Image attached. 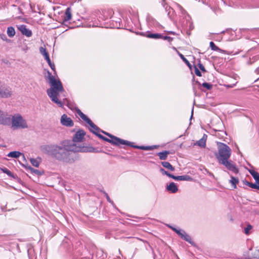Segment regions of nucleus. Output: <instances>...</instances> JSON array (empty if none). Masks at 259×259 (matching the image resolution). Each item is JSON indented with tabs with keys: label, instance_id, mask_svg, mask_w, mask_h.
<instances>
[{
	"label": "nucleus",
	"instance_id": "37998d69",
	"mask_svg": "<svg viewBox=\"0 0 259 259\" xmlns=\"http://www.w3.org/2000/svg\"><path fill=\"white\" fill-rule=\"evenodd\" d=\"M120 19H118V21H115V22H116V25H115V27H116L117 28H119L120 27Z\"/></svg>",
	"mask_w": 259,
	"mask_h": 259
},
{
	"label": "nucleus",
	"instance_id": "f3484780",
	"mask_svg": "<svg viewBox=\"0 0 259 259\" xmlns=\"http://www.w3.org/2000/svg\"><path fill=\"white\" fill-rule=\"evenodd\" d=\"M21 155H22L23 158H25L24 155L22 153H21L20 152H19V151H16L10 152V153H9L8 154L7 156H8L9 157L16 158H18Z\"/></svg>",
	"mask_w": 259,
	"mask_h": 259
},
{
	"label": "nucleus",
	"instance_id": "4468645a",
	"mask_svg": "<svg viewBox=\"0 0 259 259\" xmlns=\"http://www.w3.org/2000/svg\"><path fill=\"white\" fill-rule=\"evenodd\" d=\"M168 191L172 193H176L178 191V188L176 184L174 182H171L169 185L166 187Z\"/></svg>",
	"mask_w": 259,
	"mask_h": 259
},
{
	"label": "nucleus",
	"instance_id": "bb28decb",
	"mask_svg": "<svg viewBox=\"0 0 259 259\" xmlns=\"http://www.w3.org/2000/svg\"><path fill=\"white\" fill-rule=\"evenodd\" d=\"M147 37L154 39H159L162 37V35L158 33H150L147 35Z\"/></svg>",
	"mask_w": 259,
	"mask_h": 259
},
{
	"label": "nucleus",
	"instance_id": "a19ab883",
	"mask_svg": "<svg viewBox=\"0 0 259 259\" xmlns=\"http://www.w3.org/2000/svg\"><path fill=\"white\" fill-rule=\"evenodd\" d=\"M195 73L198 76H201L202 75L201 73L200 72L199 70L196 67H195Z\"/></svg>",
	"mask_w": 259,
	"mask_h": 259
},
{
	"label": "nucleus",
	"instance_id": "09e8293b",
	"mask_svg": "<svg viewBox=\"0 0 259 259\" xmlns=\"http://www.w3.org/2000/svg\"><path fill=\"white\" fill-rule=\"evenodd\" d=\"M255 181L256 184L257 185V187H258V190H259V178Z\"/></svg>",
	"mask_w": 259,
	"mask_h": 259
},
{
	"label": "nucleus",
	"instance_id": "20e7f679",
	"mask_svg": "<svg viewBox=\"0 0 259 259\" xmlns=\"http://www.w3.org/2000/svg\"><path fill=\"white\" fill-rule=\"evenodd\" d=\"M218 153L215 156L219 163L230 159L232 151L231 148L226 144L223 143H218Z\"/></svg>",
	"mask_w": 259,
	"mask_h": 259
},
{
	"label": "nucleus",
	"instance_id": "c85d7f7f",
	"mask_svg": "<svg viewBox=\"0 0 259 259\" xmlns=\"http://www.w3.org/2000/svg\"><path fill=\"white\" fill-rule=\"evenodd\" d=\"M1 170L5 174H6L8 176L10 177L14 178V175L7 168H1Z\"/></svg>",
	"mask_w": 259,
	"mask_h": 259
},
{
	"label": "nucleus",
	"instance_id": "79ce46f5",
	"mask_svg": "<svg viewBox=\"0 0 259 259\" xmlns=\"http://www.w3.org/2000/svg\"><path fill=\"white\" fill-rule=\"evenodd\" d=\"M198 67L199 68V69L202 71H205V68L203 66V65L201 64V63H199L198 64Z\"/></svg>",
	"mask_w": 259,
	"mask_h": 259
},
{
	"label": "nucleus",
	"instance_id": "3c124183",
	"mask_svg": "<svg viewBox=\"0 0 259 259\" xmlns=\"http://www.w3.org/2000/svg\"><path fill=\"white\" fill-rule=\"evenodd\" d=\"M255 72H256V73H257V74H258V73H259V67H258L257 68H256V70H255Z\"/></svg>",
	"mask_w": 259,
	"mask_h": 259
},
{
	"label": "nucleus",
	"instance_id": "2f4dec72",
	"mask_svg": "<svg viewBox=\"0 0 259 259\" xmlns=\"http://www.w3.org/2000/svg\"><path fill=\"white\" fill-rule=\"evenodd\" d=\"M249 172L255 180L259 178V173L254 170H249Z\"/></svg>",
	"mask_w": 259,
	"mask_h": 259
},
{
	"label": "nucleus",
	"instance_id": "72a5a7b5",
	"mask_svg": "<svg viewBox=\"0 0 259 259\" xmlns=\"http://www.w3.org/2000/svg\"><path fill=\"white\" fill-rule=\"evenodd\" d=\"M46 61H47L49 65L50 66V67L51 68V69L53 70H55V65L54 64L52 63L51 61V60H50V58L49 57V56L47 57H46L45 58Z\"/></svg>",
	"mask_w": 259,
	"mask_h": 259
},
{
	"label": "nucleus",
	"instance_id": "a878e982",
	"mask_svg": "<svg viewBox=\"0 0 259 259\" xmlns=\"http://www.w3.org/2000/svg\"><path fill=\"white\" fill-rule=\"evenodd\" d=\"M25 167L26 169L29 170L32 174H34L38 176L41 175V172L39 170L34 169L30 166H25Z\"/></svg>",
	"mask_w": 259,
	"mask_h": 259
},
{
	"label": "nucleus",
	"instance_id": "0eeeda50",
	"mask_svg": "<svg viewBox=\"0 0 259 259\" xmlns=\"http://www.w3.org/2000/svg\"><path fill=\"white\" fill-rule=\"evenodd\" d=\"M223 165L225 167L229 170L232 171L234 174H237L239 172V169L233 162V161L230 160V159L222 161L219 163Z\"/></svg>",
	"mask_w": 259,
	"mask_h": 259
},
{
	"label": "nucleus",
	"instance_id": "a18cd8bd",
	"mask_svg": "<svg viewBox=\"0 0 259 259\" xmlns=\"http://www.w3.org/2000/svg\"><path fill=\"white\" fill-rule=\"evenodd\" d=\"M100 132H102L103 133H104V134H105L106 135L108 136V137H109L110 138H112V137L113 136V135L108 133H106V132H105L103 131H101Z\"/></svg>",
	"mask_w": 259,
	"mask_h": 259
},
{
	"label": "nucleus",
	"instance_id": "7c9ffc66",
	"mask_svg": "<svg viewBox=\"0 0 259 259\" xmlns=\"http://www.w3.org/2000/svg\"><path fill=\"white\" fill-rule=\"evenodd\" d=\"M30 161L33 166L38 167L40 163L36 159L31 158L30 159Z\"/></svg>",
	"mask_w": 259,
	"mask_h": 259
},
{
	"label": "nucleus",
	"instance_id": "2eb2a0df",
	"mask_svg": "<svg viewBox=\"0 0 259 259\" xmlns=\"http://www.w3.org/2000/svg\"><path fill=\"white\" fill-rule=\"evenodd\" d=\"M181 238L183 240H185L186 241L189 242L191 245H194L195 244L191 236L189 235H188L185 231L184 232V233H183V235Z\"/></svg>",
	"mask_w": 259,
	"mask_h": 259
},
{
	"label": "nucleus",
	"instance_id": "f704fd0d",
	"mask_svg": "<svg viewBox=\"0 0 259 259\" xmlns=\"http://www.w3.org/2000/svg\"><path fill=\"white\" fill-rule=\"evenodd\" d=\"M39 51L41 55L44 56L45 58L49 56L45 48L43 47H40L39 49Z\"/></svg>",
	"mask_w": 259,
	"mask_h": 259
},
{
	"label": "nucleus",
	"instance_id": "4c0bfd02",
	"mask_svg": "<svg viewBox=\"0 0 259 259\" xmlns=\"http://www.w3.org/2000/svg\"><path fill=\"white\" fill-rule=\"evenodd\" d=\"M202 85L206 88L207 90H210L212 88V85L210 83H207V82H204L202 83Z\"/></svg>",
	"mask_w": 259,
	"mask_h": 259
},
{
	"label": "nucleus",
	"instance_id": "49530a36",
	"mask_svg": "<svg viewBox=\"0 0 259 259\" xmlns=\"http://www.w3.org/2000/svg\"><path fill=\"white\" fill-rule=\"evenodd\" d=\"M100 132H102L103 133H104V134H105L106 135L108 136V137H109L110 138H112V137L113 136V135L108 133H106V132H105L103 131H101Z\"/></svg>",
	"mask_w": 259,
	"mask_h": 259
},
{
	"label": "nucleus",
	"instance_id": "f03ea898",
	"mask_svg": "<svg viewBox=\"0 0 259 259\" xmlns=\"http://www.w3.org/2000/svg\"><path fill=\"white\" fill-rule=\"evenodd\" d=\"M0 124L4 125H11L14 130L25 129L28 127L26 120L19 113L13 115L7 112L0 110Z\"/></svg>",
	"mask_w": 259,
	"mask_h": 259
},
{
	"label": "nucleus",
	"instance_id": "393cba45",
	"mask_svg": "<svg viewBox=\"0 0 259 259\" xmlns=\"http://www.w3.org/2000/svg\"><path fill=\"white\" fill-rule=\"evenodd\" d=\"M7 33L8 35L10 37H13L16 33L15 29L12 26L8 27Z\"/></svg>",
	"mask_w": 259,
	"mask_h": 259
},
{
	"label": "nucleus",
	"instance_id": "c756f323",
	"mask_svg": "<svg viewBox=\"0 0 259 259\" xmlns=\"http://www.w3.org/2000/svg\"><path fill=\"white\" fill-rule=\"evenodd\" d=\"M244 184L246 185V186H248L251 188L253 189H256L258 190V187H257V185L256 184H253L252 183H250L247 181H244Z\"/></svg>",
	"mask_w": 259,
	"mask_h": 259
},
{
	"label": "nucleus",
	"instance_id": "423d86ee",
	"mask_svg": "<svg viewBox=\"0 0 259 259\" xmlns=\"http://www.w3.org/2000/svg\"><path fill=\"white\" fill-rule=\"evenodd\" d=\"M98 137L114 145L119 146V145L121 144L126 145L133 147L134 146V145H132V143L130 142L121 139L114 136L112 137L111 139H108L102 135H98Z\"/></svg>",
	"mask_w": 259,
	"mask_h": 259
},
{
	"label": "nucleus",
	"instance_id": "ddd939ff",
	"mask_svg": "<svg viewBox=\"0 0 259 259\" xmlns=\"http://www.w3.org/2000/svg\"><path fill=\"white\" fill-rule=\"evenodd\" d=\"M102 13V16H99V18L102 19V20H106L109 18H111L114 14V12L111 9L105 10L103 11Z\"/></svg>",
	"mask_w": 259,
	"mask_h": 259
},
{
	"label": "nucleus",
	"instance_id": "864d4df0",
	"mask_svg": "<svg viewBox=\"0 0 259 259\" xmlns=\"http://www.w3.org/2000/svg\"><path fill=\"white\" fill-rule=\"evenodd\" d=\"M28 49V48L26 47V48H24V49H23L24 50H27Z\"/></svg>",
	"mask_w": 259,
	"mask_h": 259
},
{
	"label": "nucleus",
	"instance_id": "8fccbe9b",
	"mask_svg": "<svg viewBox=\"0 0 259 259\" xmlns=\"http://www.w3.org/2000/svg\"><path fill=\"white\" fill-rule=\"evenodd\" d=\"M180 56H181V57L183 60H185L186 62H187L189 63L188 61H187V60L185 58V57H184V56H183V55L181 54V55H180Z\"/></svg>",
	"mask_w": 259,
	"mask_h": 259
},
{
	"label": "nucleus",
	"instance_id": "7ed1b4c3",
	"mask_svg": "<svg viewBox=\"0 0 259 259\" xmlns=\"http://www.w3.org/2000/svg\"><path fill=\"white\" fill-rule=\"evenodd\" d=\"M47 77L51 86V88L47 91L48 96L59 107H63V102L59 99L60 94L64 92L61 82L59 79H56L55 76L49 71H48Z\"/></svg>",
	"mask_w": 259,
	"mask_h": 259
},
{
	"label": "nucleus",
	"instance_id": "5701e85b",
	"mask_svg": "<svg viewBox=\"0 0 259 259\" xmlns=\"http://www.w3.org/2000/svg\"><path fill=\"white\" fill-rule=\"evenodd\" d=\"M192 180V178L188 176V175H183V176H178L177 181H191Z\"/></svg>",
	"mask_w": 259,
	"mask_h": 259
},
{
	"label": "nucleus",
	"instance_id": "de8ad7c7",
	"mask_svg": "<svg viewBox=\"0 0 259 259\" xmlns=\"http://www.w3.org/2000/svg\"><path fill=\"white\" fill-rule=\"evenodd\" d=\"M106 198L109 202L111 203L112 204H113V202L110 199V197L107 194H106Z\"/></svg>",
	"mask_w": 259,
	"mask_h": 259
},
{
	"label": "nucleus",
	"instance_id": "6e6d98bb",
	"mask_svg": "<svg viewBox=\"0 0 259 259\" xmlns=\"http://www.w3.org/2000/svg\"><path fill=\"white\" fill-rule=\"evenodd\" d=\"M196 83H198V84H199V85L200 84V83H199L198 81H196Z\"/></svg>",
	"mask_w": 259,
	"mask_h": 259
},
{
	"label": "nucleus",
	"instance_id": "c03bdc74",
	"mask_svg": "<svg viewBox=\"0 0 259 259\" xmlns=\"http://www.w3.org/2000/svg\"><path fill=\"white\" fill-rule=\"evenodd\" d=\"M168 177L170 178H172V179H174L175 180H177L178 176H175L174 175L169 173L168 175Z\"/></svg>",
	"mask_w": 259,
	"mask_h": 259
},
{
	"label": "nucleus",
	"instance_id": "e433bc0d",
	"mask_svg": "<svg viewBox=\"0 0 259 259\" xmlns=\"http://www.w3.org/2000/svg\"><path fill=\"white\" fill-rule=\"evenodd\" d=\"M0 37L2 39H3L4 41H6L7 42H10L11 40L9 39H8L6 35L4 34H2L0 35Z\"/></svg>",
	"mask_w": 259,
	"mask_h": 259
},
{
	"label": "nucleus",
	"instance_id": "a211bd4d",
	"mask_svg": "<svg viewBox=\"0 0 259 259\" xmlns=\"http://www.w3.org/2000/svg\"><path fill=\"white\" fill-rule=\"evenodd\" d=\"M166 226L175 232L180 237H181L183 233H184L185 231L184 230L177 229L169 224L166 225Z\"/></svg>",
	"mask_w": 259,
	"mask_h": 259
},
{
	"label": "nucleus",
	"instance_id": "412c9836",
	"mask_svg": "<svg viewBox=\"0 0 259 259\" xmlns=\"http://www.w3.org/2000/svg\"><path fill=\"white\" fill-rule=\"evenodd\" d=\"M170 153L169 151H164L163 152H159L157 155L159 157L160 160H165L168 155Z\"/></svg>",
	"mask_w": 259,
	"mask_h": 259
},
{
	"label": "nucleus",
	"instance_id": "f8f14e48",
	"mask_svg": "<svg viewBox=\"0 0 259 259\" xmlns=\"http://www.w3.org/2000/svg\"><path fill=\"white\" fill-rule=\"evenodd\" d=\"M18 28L23 35H24L27 37H30L32 36V33L31 31L27 28L26 25H19L18 26Z\"/></svg>",
	"mask_w": 259,
	"mask_h": 259
},
{
	"label": "nucleus",
	"instance_id": "f257e3e1",
	"mask_svg": "<svg viewBox=\"0 0 259 259\" xmlns=\"http://www.w3.org/2000/svg\"><path fill=\"white\" fill-rule=\"evenodd\" d=\"M40 150L58 160L67 163H72L77 160L76 152L80 151L81 147L75 144L66 145L65 142L60 146L42 145L40 147Z\"/></svg>",
	"mask_w": 259,
	"mask_h": 259
},
{
	"label": "nucleus",
	"instance_id": "cd10ccee",
	"mask_svg": "<svg viewBox=\"0 0 259 259\" xmlns=\"http://www.w3.org/2000/svg\"><path fill=\"white\" fill-rule=\"evenodd\" d=\"M209 46H210L211 49L213 51H219V52H223V51L222 50H221V49L218 48L217 46H216L213 41L210 42Z\"/></svg>",
	"mask_w": 259,
	"mask_h": 259
},
{
	"label": "nucleus",
	"instance_id": "9b49d317",
	"mask_svg": "<svg viewBox=\"0 0 259 259\" xmlns=\"http://www.w3.org/2000/svg\"><path fill=\"white\" fill-rule=\"evenodd\" d=\"M176 6L181 13L180 17H182L183 19H185L187 21H189L190 20V17L185 10H184L180 5L177 3L176 4Z\"/></svg>",
	"mask_w": 259,
	"mask_h": 259
},
{
	"label": "nucleus",
	"instance_id": "39448f33",
	"mask_svg": "<svg viewBox=\"0 0 259 259\" xmlns=\"http://www.w3.org/2000/svg\"><path fill=\"white\" fill-rule=\"evenodd\" d=\"M78 115L80 117L90 125V130L98 137V135H101L99 133L100 132V129L95 125L92 121L83 114L80 110L77 111Z\"/></svg>",
	"mask_w": 259,
	"mask_h": 259
},
{
	"label": "nucleus",
	"instance_id": "dca6fc26",
	"mask_svg": "<svg viewBox=\"0 0 259 259\" xmlns=\"http://www.w3.org/2000/svg\"><path fill=\"white\" fill-rule=\"evenodd\" d=\"M133 147L137 148V149L144 150H153V149L156 148L157 147H158V146H157V145L149 146H133Z\"/></svg>",
	"mask_w": 259,
	"mask_h": 259
},
{
	"label": "nucleus",
	"instance_id": "6e6552de",
	"mask_svg": "<svg viewBox=\"0 0 259 259\" xmlns=\"http://www.w3.org/2000/svg\"><path fill=\"white\" fill-rule=\"evenodd\" d=\"M12 94L11 88L1 83L0 98H9L11 96Z\"/></svg>",
	"mask_w": 259,
	"mask_h": 259
},
{
	"label": "nucleus",
	"instance_id": "603ef678",
	"mask_svg": "<svg viewBox=\"0 0 259 259\" xmlns=\"http://www.w3.org/2000/svg\"><path fill=\"white\" fill-rule=\"evenodd\" d=\"M193 108L192 109V111H191V117H190V119H192V118L193 117Z\"/></svg>",
	"mask_w": 259,
	"mask_h": 259
},
{
	"label": "nucleus",
	"instance_id": "9d476101",
	"mask_svg": "<svg viewBox=\"0 0 259 259\" xmlns=\"http://www.w3.org/2000/svg\"><path fill=\"white\" fill-rule=\"evenodd\" d=\"M60 122L63 125L66 126L71 127L73 125V122L72 119L65 114L62 115Z\"/></svg>",
	"mask_w": 259,
	"mask_h": 259
},
{
	"label": "nucleus",
	"instance_id": "b1692460",
	"mask_svg": "<svg viewBox=\"0 0 259 259\" xmlns=\"http://www.w3.org/2000/svg\"><path fill=\"white\" fill-rule=\"evenodd\" d=\"M229 182L231 184L233 188L236 189L237 187L236 185L239 183V180L237 178L231 176V180L229 181Z\"/></svg>",
	"mask_w": 259,
	"mask_h": 259
},
{
	"label": "nucleus",
	"instance_id": "1a4fd4ad",
	"mask_svg": "<svg viewBox=\"0 0 259 259\" xmlns=\"http://www.w3.org/2000/svg\"><path fill=\"white\" fill-rule=\"evenodd\" d=\"M84 135H85V132L83 130H79L75 133V135L74 136V137L73 138V143H71V144H75L77 146H79V147H81V150L79 151L78 152L81 151L82 147L81 146L77 145V144H75L74 143L80 142L82 141ZM66 144L69 145L66 142ZM69 145H71V144H70Z\"/></svg>",
	"mask_w": 259,
	"mask_h": 259
},
{
	"label": "nucleus",
	"instance_id": "473e14b6",
	"mask_svg": "<svg viewBox=\"0 0 259 259\" xmlns=\"http://www.w3.org/2000/svg\"><path fill=\"white\" fill-rule=\"evenodd\" d=\"M249 172L255 180L259 178V173L254 170H249Z\"/></svg>",
	"mask_w": 259,
	"mask_h": 259
},
{
	"label": "nucleus",
	"instance_id": "c9c22d12",
	"mask_svg": "<svg viewBox=\"0 0 259 259\" xmlns=\"http://www.w3.org/2000/svg\"><path fill=\"white\" fill-rule=\"evenodd\" d=\"M252 226L250 225H248L246 228H244V233L246 234H248L250 230L252 229Z\"/></svg>",
	"mask_w": 259,
	"mask_h": 259
},
{
	"label": "nucleus",
	"instance_id": "6ab92c4d",
	"mask_svg": "<svg viewBox=\"0 0 259 259\" xmlns=\"http://www.w3.org/2000/svg\"><path fill=\"white\" fill-rule=\"evenodd\" d=\"M72 15L71 12V9L67 8L65 11V16L64 17V21H68L71 19Z\"/></svg>",
	"mask_w": 259,
	"mask_h": 259
},
{
	"label": "nucleus",
	"instance_id": "4be33fe9",
	"mask_svg": "<svg viewBox=\"0 0 259 259\" xmlns=\"http://www.w3.org/2000/svg\"><path fill=\"white\" fill-rule=\"evenodd\" d=\"M162 165L165 168L170 170L172 171L175 170V167L168 162L163 161L161 162Z\"/></svg>",
	"mask_w": 259,
	"mask_h": 259
},
{
	"label": "nucleus",
	"instance_id": "aec40b11",
	"mask_svg": "<svg viewBox=\"0 0 259 259\" xmlns=\"http://www.w3.org/2000/svg\"><path fill=\"white\" fill-rule=\"evenodd\" d=\"M206 138L207 136L206 135H204L202 138L197 141V144L200 147H205L206 146Z\"/></svg>",
	"mask_w": 259,
	"mask_h": 259
},
{
	"label": "nucleus",
	"instance_id": "ea45409f",
	"mask_svg": "<svg viewBox=\"0 0 259 259\" xmlns=\"http://www.w3.org/2000/svg\"><path fill=\"white\" fill-rule=\"evenodd\" d=\"M160 171L161 172L162 175H166L167 176H168V175L169 174L168 172H167L162 168H161L160 169Z\"/></svg>",
	"mask_w": 259,
	"mask_h": 259
},
{
	"label": "nucleus",
	"instance_id": "58836bf2",
	"mask_svg": "<svg viewBox=\"0 0 259 259\" xmlns=\"http://www.w3.org/2000/svg\"><path fill=\"white\" fill-rule=\"evenodd\" d=\"M161 38H162L164 40H167L169 42H170L172 40V38L171 37H170V36H163L162 35V37H161Z\"/></svg>",
	"mask_w": 259,
	"mask_h": 259
},
{
	"label": "nucleus",
	"instance_id": "5fc2aeb1",
	"mask_svg": "<svg viewBox=\"0 0 259 259\" xmlns=\"http://www.w3.org/2000/svg\"><path fill=\"white\" fill-rule=\"evenodd\" d=\"M28 49V48L26 47V48H24V49H23L24 50H27Z\"/></svg>",
	"mask_w": 259,
	"mask_h": 259
}]
</instances>
